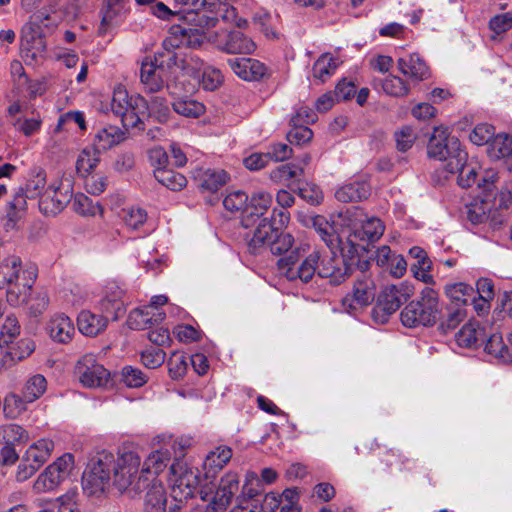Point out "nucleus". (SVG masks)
<instances>
[{
    "label": "nucleus",
    "instance_id": "nucleus-43",
    "mask_svg": "<svg viewBox=\"0 0 512 512\" xmlns=\"http://www.w3.org/2000/svg\"><path fill=\"white\" fill-rule=\"evenodd\" d=\"M232 450L227 446H219L209 452L204 460V469L216 473L221 470L231 459Z\"/></svg>",
    "mask_w": 512,
    "mask_h": 512
},
{
    "label": "nucleus",
    "instance_id": "nucleus-34",
    "mask_svg": "<svg viewBox=\"0 0 512 512\" xmlns=\"http://www.w3.org/2000/svg\"><path fill=\"white\" fill-rule=\"evenodd\" d=\"M488 154L492 159H506L508 168L512 169V137L498 134L489 143Z\"/></svg>",
    "mask_w": 512,
    "mask_h": 512
},
{
    "label": "nucleus",
    "instance_id": "nucleus-57",
    "mask_svg": "<svg viewBox=\"0 0 512 512\" xmlns=\"http://www.w3.org/2000/svg\"><path fill=\"white\" fill-rule=\"evenodd\" d=\"M394 138L397 150L406 152L413 146L417 139V134L412 127L403 126L399 130L395 131Z\"/></svg>",
    "mask_w": 512,
    "mask_h": 512
},
{
    "label": "nucleus",
    "instance_id": "nucleus-13",
    "mask_svg": "<svg viewBox=\"0 0 512 512\" xmlns=\"http://www.w3.org/2000/svg\"><path fill=\"white\" fill-rule=\"evenodd\" d=\"M213 43L227 54H251L256 49L255 42L244 33L234 30L228 33L214 34Z\"/></svg>",
    "mask_w": 512,
    "mask_h": 512
},
{
    "label": "nucleus",
    "instance_id": "nucleus-49",
    "mask_svg": "<svg viewBox=\"0 0 512 512\" xmlns=\"http://www.w3.org/2000/svg\"><path fill=\"white\" fill-rule=\"evenodd\" d=\"M382 90L393 97H404L409 94V85L400 77L389 75L383 80H379Z\"/></svg>",
    "mask_w": 512,
    "mask_h": 512
},
{
    "label": "nucleus",
    "instance_id": "nucleus-64",
    "mask_svg": "<svg viewBox=\"0 0 512 512\" xmlns=\"http://www.w3.org/2000/svg\"><path fill=\"white\" fill-rule=\"evenodd\" d=\"M76 492H67L58 497L52 504L55 512H78Z\"/></svg>",
    "mask_w": 512,
    "mask_h": 512
},
{
    "label": "nucleus",
    "instance_id": "nucleus-46",
    "mask_svg": "<svg viewBox=\"0 0 512 512\" xmlns=\"http://www.w3.org/2000/svg\"><path fill=\"white\" fill-rule=\"evenodd\" d=\"M47 389V381L41 374H35L27 379L21 393L28 401L33 403L39 399Z\"/></svg>",
    "mask_w": 512,
    "mask_h": 512
},
{
    "label": "nucleus",
    "instance_id": "nucleus-41",
    "mask_svg": "<svg viewBox=\"0 0 512 512\" xmlns=\"http://www.w3.org/2000/svg\"><path fill=\"white\" fill-rule=\"evenodd\" d=\"M100 151L101 150L94 145V147L84 148L80 152L76 161V169L79 174L86 176L96 168L100 161Z\"/></svg>",
    "mask_w": 512,
    "mask_h": 512
},
{
    "label": "nucleus",
    "instance_id": "nucleus-60",
    "mask_svg": "<svg viewBox=\"0 0 512 512\" xmlns=\"http://www.w3.org/2000/svg\"><path fill=\"white\" fill-rule=\"evenodd\" d=\"M20 324L18 319L13 315H8L0 331V341L4 344L11 343L20 334Z\"/></svg>",
    "mask_w": 512,
    "mask_h": 512
},
{
    "label": "nucleus",
    "instance_id": "nucleus-51",
    "mask_svg": "<svg viewBox=\"0 0 512 512\" xmlns=\"http://www.w3.org/2000/svg\"><path fill=\"white\" fill-rule=\"evenodd\" d=\"M149 114L155 117L159 122H166L170 115V108L168 101L161 96H152L148 101Z\"/></svg>",
    "mask_w": 512,
    "mask_h": 512
},
{
    "label": "nucleus",
    "instance_id": "nucleus-22",
    "mask_svg": "<svg viewBox=\"0 0 512 512\" xmlns=\"http://www.w3.org/2000/svg\"><path fill=\"white\" fill-rule=\"evenodd\" d=\"M21 48L26 57L36 59L42 56L46 43L37 25L30 23L24 26L21 35Z\"/></svg>",
    "mask_w": 512,
    "mask_h": 512
},
{
    "label": "nucleus",
    "instance_id": "nucleus-32",
    "mask_svg": "<svg viewBox=\"0 0 512 512\" xmlns=\"http://www.w3.org/2000/svg\"><path fill=\"white\" fill-rule=\"evenodd\" d=\"M238 490L239 477L236 473L229 472L221 478L212 500L219 504L222 503L224 507L228 508Z\"/></svg>",
    "mask_w": 512,
    "mask_h": 512
},
{
    "label": "nucleus",
    "instance_id": "nucleus-61",
    "mask_svg": "<svg viewBox=\"0 0 512 512\" xmlns=\"http://www.w3.org/2000/svg\"><path fill=\"white\" fill-rule=\"evenodd\" d=\"M500 176L493 168L486 169L478 182V187L483 189L486 198L493 197L497 191V182Z\"/></svg>",
    "mask_w": 512,
    "mask_h": 512
},
{
    "label": "nucleus",
    "instance_id": "nucleus-54",
    "mask_svg": "<svg viewBox=\"0 0 512 512\" xmlns=\"http://www.w3.org/2000/svg\"><path fill=\"white\" fill-rule=\"evenodd\" d=\"M169 375L172 379L178 380L187 372V360L183 353L173 352L167 361Z\"/></svg>",
    "mask_w": 512,
    "mask_h": 512
},
{
    "label": "nucleus",
    "instance_id": "nucleus-42",
    "mask_svg": "<svg viewBox=\"0 0 512 512\" xmlns=\"http://www.w3.org/2000/svg\"><path fill=\"white\" fill-rule=\"evenodd\" d=\"M467 160H464L461 165H457L456 160L447 162L446 169L450 173H458V184L463 188L471 187L477 178V172L475 167L466 163Z\"/></svg>",
    "mask_w": 512,
    "mask_h": 512
},
{
    "label": "nucleus",
    "instance_id": "nucleus-24",
    "mask_svg": "<svg viewBox=\"0 0 512 512\" xmlns=\"http://www.w3.org/2000/svg\"><path fill=\"white\" fill-rule=\"evenodd\" d=\"M397 66L402 74L416 81L426 80L430 76L429 67L424 59L417 53L399 58L397 60Z\"/></svg>",
    "mask_w": 512,
    "mask_h": 512
},
{
    "label": "nucleus",
    "instance_id": "nucleus-21",
    "mask_svg": "<svg viewBox=\"0 0 512 512\" xmlns=\"http://www.w3.org/2000/svg\"><path fill=\"white\" fill-rule=\"evenodd\" d=\"M46 330L54 342L61 344L71 342L75 335L72 320L63 313L54 314L48 321Z\"/></svg>",
    "mask_w": 512,
    "mask_h": 512
},
{
    "label": "nucleus",
    "instance_id": "nucleus-59",
    "mask_svg": "<svg viewBox=\"0 0 512 512\" xmlns=\"http://www.w3.org/2000/svg\"><path fill=\"white\" fill-rule=\"evenodd\" d=\"M74 210L83 216H94L101 211V206L84 194H78L73 201Z\"/></svg>",
    "mask_w": 512,
    "mask_h": 512
},
{
    "label": "nucleus",
    "instance_id": "nucleus-58",
    "mask_svg": "<svg viewBox=\"0 0 512 512\" xmlns=\"http://www.w3.org/2000/svg\"><path fill=\"white\" fill-rule=\"evenodd\" d=\"M121 377L123 383L130 388H138L143 386L148 377L139 368L125 366L122 369Z\"/></svg>",
    "mask_w": 512,
    "mask_h": 512
},
{
    "label": "nucleus",
    "instance_id": "nucleus-28",
    "mask_svg": "<svg viewBox=\"0 0 512 512\" xmlns=\"http://www.w3.org/2000/svg\"><path fill=\"white\" fill-rule=\"evenodd\" d=\"M25 268L21 258L16 255H8L3 258L0 261V289L21 280Z\"/></svg>",
    "mask_w": 512,
    "mask_h": 512
},
{
    "label": "nucleus",
    "instance_id": "nucleus-2",
    "mask_svg": "<svg viewBox=\"0 0 512 512\" xmlns=\"http://www.w3.org/2000/svg\"><path fill=\"white\" fill-rule=\"evenodd\" d=\"M189 441L177 440L172 444L174 462L170 465V482L172 484L173 497L179 501L193 498L198 492L202 500L208 499L209 492L204 488L198 491L199 475L183 461L185 450L189 447Z\"/></svg>",
    "mask_w": 512,
    "mask_h": 512
},
{
    "label": "nucleus",
    "instance_id": "nucleus-30",
    "mask_svg": "<svg viewBox=\"0 0 512 512\" xmlns=\"http://www.w3.org/2000/svg\"><path fill=\"white\" fill-rule=\"evenodd\" d=\"M132 103L133 104L130 103L128 109L123 111V114H119L118 116L121 118L122 125L126 130L130 128L143 129V122L140 115L147 111V100L140 95H134L132 97Z\"/></svg>",
    "mask_w": 512,
    "mask_h": 512
},
{
    "label": "nucleus",
    "instance_id": "nucleus-17",
    "mask_svg": "<svg viewBox=\"0 0 512 512\" xmlns=\"http://www.w3.org/2000/svg\"><path fill=\"white\" fill-rule=\"evenodd\" d=\"M203 40L204 36L199 28H192L189 25H173L164 44L170 45L172 48L181 46L197 48L203 43Z\"/></svg>",
    "mask_w": 512,
    "mask_h": 512
},
{
    "label": "nucleus",
    "instance_id": "nucleus-12",
    "mask_svg": "<svg viewBox=\"0 0 512 512\" xmlns=\"http://www.w3.org/2000/svg\"><path fill=\"white\" fill-rule=\"evenodd\" d=\"M413 294V289L404 283L388 285L379 294L375 313L391 315L406 302Z\"/></svg>",
    "mask_w": 512,
    "mask_h": 512
},
{
    "label": "nucleus",
    "instance_id": "nucleus-48",
    "mask_svg": "<svg viewBox=\"0 0 512 512\" xmlns=\"http://www.w3.org/2000/svg\"><path fill=\"white\" fill-rule=\"evenodd\" d=\"M173 110L182 116L197 118L205 112V106L190 98H181L173 102Z\"/></svg>",
    "mask_w": 512,
    "mask_h": 512
},
{
    "label": "nucleus",
    "instance_id": "nucleus-9",
    "mask_svg": "<svg viewBox=\"0 0 512 512\" xmlns=\"http://www.w3.org/2000/svg\"><path fill=\"white\" fill-rule=\"evenodd\" d=\"M73 467V456L64 454L48 465L34 481V493L41 494L55 490L70 474Z\"/></svg>",
    "mask_w": 512,
    "mask_h": 512
},
{
    "label": "nucleus",
    "instance_id": "nucleus-5",
    "mask_svg": "<svg viewBox=\"0 0 512 512\" xmlns=\"http://www.w3.org/2000/svg\"><path fill=\"white\" fill-rule=\"evenodd\" d=\"M429 158L439 161H454L456 166L467 160V152L461 147L459 139L451 136L445 127H436L427 145Z\"/></svg>",
    "mask_w": 512,
    "mask_h": 512
},
{
    "label": "nucleus",
    "instance_id": "nucleus-19",
    "mask_svg": "<svg viewBox=\"0 0 512 512\" xmlns=\"http://www.w3.org/2000/svg\"><path fill=\"white\" fill-rule=\"evenodd\" d=\"M373 260L379 267L387 269L396 278L402 277L407 270V262L404 257L393 253L387 245H383L375 251Z\"/></svg>",
    "mask_w": 512,
    "mask_h": 512
},
{
    "label": "nucleus",
    "instance_id": "nucleus-39",
    "mask_svg": "<svg viewBox=\"0 0 512 512\" xmlns=\"http://www.w3.org/2000/svg\"><path fill=\"white\" fill-rule=\"evenodd\" d=\"M485 351L505 364L512 363V346L508 347L503 342L502 336L492 334L485 345Z\"/></svg>",
    "mask_w": 512,
    "mask_h": 512
},
{
    "label": "nucleus",
    "instance_id": "nucleus-4",
    "mask_svg": "<svg viewBox=\"0 0 512 512\" xmlns=\"http://www.w3.org/2000/svg\"><path fill=\"white\" fill-rule=\"evenodd\" d=\"M308 245L304 244L296 248L290 254L278 260L279 273L289 281H301L308 283L316 274L317 264L320 260V252L312 251L305 255Z\"/></svg>",
    "mask_w": 512,
    "mask_h": 512
},
{
    "label": "nucleus",
    "instance_id": "nucleus-63",
    "mask_svg": "<svg viewBox=\"0 0 512 512\" xmlns=\"http://www.w3.org/2000/svg\"><path fill=\"white\" fill-rule=\"evenodd\" d=\"M469 138L473 144L478 146L490 143L494 138V127L487 123L478 124L470 133Z\"/></svg>",
    "mask_w": 512,
    "mask_h": 512
},
{
    "label": "nucleus",
    "instance_id": "nucleus-44",
    "mask_svg": "<svg viewBox=\"0 0 512 512\" xmlns=\"http://www.w3.org/2000/svg\"><path fill=\"white\" fill-rule=\"evenodd\" d=\"M337 62L330 54H322L314 63L312 68L313 77L321 82L330 78L337 69Z\"/></svg>",
    "mask_w": 512,
    "mask_h": 512
},
{
    "label": "nucleus",
    "instance_id": "nucleus-11",
    "mask_svg": "<svg viewBox=\"0 0 512 512\" xmlns=\"http://www.w3.org/2000/svg\"><path fill=\"white\" fill-rule=\"evenodd\" d=\"M290 220V214L286 210L274 209L271 219L263 218L258 223L249 241V247L258 249L269 246L277 232L285 227Z\"/></svg>",
    "mask_w": 512,
    "mask_h": 512
},
{
    "label": "nucleus",
    "instance_id": "nucleus-62",
    "mask_svg": "<svg viewBox=\"0 0 512 512\" xmlns=\"http://www.w3.org/2000/svg\"><path fill=\"white\" fill-rule=\"evenodd\" d=\"M303 169L293 164L281 165L270 172V179L275 183H284L301 174Z\"/></svg>",
    "mask_w": 512,
    "mask_h": 512
},
{
    "label": "nucleus",
    "instance_id": "nucleus-27",
    "mask_svg": "<svg viewBox=\"0 0 512 512\" xmlns=\"http://www.w3.org/2000/svg\"><path fill=\"white\" fill-rule=\"evenodd\" d=\"M172 454L174 455L173 448H160L152 451L144 460L142 465V472L146 474L149 479H153L159 475L168 466L171 461Z\"/></svg>",
    "mask_w": 512,
    "mask_h": 512
},
{
    "label": "nucleus",
    "instance_id": "nucleus-55",
    "mask_svg": "<svg viewBox=\"0 0 512 512\" xmlns=\"http://www.w3.org/2000/svg\"><path fill=\"white\" fill-rule=\"evenodd\" d=\"M272 195L264 190H257L251 195V208L254 210L251 212V216L263 215L272 204Z\"/></svg>",
    "mask_w": 512,
    "mask_h": 512
},
{
    "label": "nucleus",
    "instance_id": "nucleus-33",
    "mask_svg": "<svg viewBox=\"0 0 512 512\" xmlns=\"http://www.w3.org/2000/svg\"><path fill=\"white\" fill-rule=\"evenodd\" d=\"M371 188L368 183L360 181L348 183L341 186L335 197L341 202H357L367 199L370 196Z\"/></svg>",
    "mask_w": 512,
    "mask_h": 512
},
{
    "label": "nucleus",
    "instance_id": "nucleus-31",
    "mask_svg": "<svg viewBox=\"0 0 512 512\" xmlns=\"http://www.w3.org/2000/svg\"><path fill=\"white\" fill-rule=\"evenodd\" d=\"M149 488L144 501L146 512H165L166 511V492L161 482L155 478L150 479Z\"/></svg>",
    "mask_w": 512,
    "mask_h": 512
},
{
    "label": "nucleus",
    "instance_id": "nucleus-16",
    "mask_svg": "<svg viewBox=\"0 0 512 512\" xmlns=\"http://www.w3.org/2000/svg\"><path fill=\"white\" fill-rule=\"evenodd\" d=\"M72 198L71 192L62 191L61 183L49 185L41 195L39 208L45 215H56L61 212Z\"/></svg>",
    "mask_w": 512,
    "mask_h": 512
},
{
    "label": "nucleus",
    "instance_id": "nucleus-47",
    "mask_svg": "<svg viewBox=\"0 0 512 512\" xmlns=\"http://www.w3.org/2000/svg\"><path fill=\"white\" fill-rule=\"evenodd\" d=\"M0 436L6 444H23L30 439L28 431L15 423L6 424L0 427Z\"/></svg>",
    "mask_w": 512,
    "mask_h": 512
},
{
    "label": "nucleus",
    "instance_id": "nucleus-50",
    "mask_svg": "<svg viewBox=\"0 0 512 512\" xmlns=\"http://www.w3.org/2000/svg\"><path fill=\"white\" fill-rule=\"evenodd\" d=\"M46 185V173L41 168H34L30 172V177L27 180L25 191L32 197H38L43 194Z\"/></svg>",
    "mask_w": 512,
    "mask_h": 512
},
{
    "label": "nucleus",
    "instance_id": "nucleus-7",
    "mask_svg": "<svg viewBox=\"0 0 512 512\" xmlns=\"http://www.w3.org/2000/svg\"><path fill=\"white\" fill-rule=\"evenodd\" d=\"M102 309L106 316L94 314L90 311H82L77 318L79 331L87 336H96L104 331L108 324V317L117 320L125 314V307L119 300L104 299Z\"/></svg>",
    "mask_w": 512,
    "mask_h": 512
},
{
    "label": "nucleus",
    "instance_id": "nucleus-35",
    "mask_svg": "<svg viewBox=\"0 0 512 512\" xmlns=\"http://www.w3.org/2000/svg\"><path fill=\"white\" fill-rule=\"evenodd\" d=\"M125 139V132L116 126H107L100 129L95 135L94 145L101 151L120 144Z\"/></svg>",
    "mask_w": 512,
    "mask_h": 512
},
{
    "label": "nucleus",
    "instance_id": "nucleus-38",
    "mask_svg": "<svg viewBox=\"0 0 512 512\" xmlns=\"http://www.w3.org/2000/svg\"><path fill=\"white\" fill-rule=\"evenodd\" d=\"M30 403L22 393L10 392L4 398L3 412L7 418L16 419L27 411Z\"/></svg>",
    "mask_w": 512,
    "mask_h": 512
},
{
    "label": "nucleus",
    "instance_id": "nucleus-56",
    "mask_svg": "<svg viewBox=\"0 0 512 512\" xmlns=\"http://www.w3.org/2000/svg\"><path fill=\"white\" fill-rule=\"evenodd\" d=\"M312 224L326 245L329 247L333 246L337 240V236L334 234L333 227L327 220L323 216L318 215L312 218Z\"/></svg>",
    "mask_w": 512,
    "mask_h": 512
},
{
    "label": "nucleus",
    "instance_id": "nucleus-45",
    "mask_svg": "<svg viewBox=\"0 0 512 512\" xmlns=\"http://www.w3.org/2000/svg\"><path fill=\"white\" fill-rule=\"evenodd\" d=\"M491 203L486 199H474L466 206L467 219L472 224H481L488 219V213L491 210Z\"/></svg>",
    "mask_w": 512,
    "mask_h": 512
},
{
    "label": "nucleus",
    "instance_id": "nucleus-36",
    "mask_svg": "<svg viewBox=\"0 0 512 512\" xmlns=\"http://www.w3.org/2000/svg\"><path fill=\"white\" fill-rule=\"evenodd\" d=\"M485 336L484 329L477 323L469 322L465 324L456 334V342L459 346L465 348H474Z\"/></svg>",
    "mask_w": 512,
    "mask_h": 512
},
{
    "label": "nucleus",
    "instance_id": "nucleus-14",
    "mask_svg": "<svg viewBox=\"0 0 512 512\" xmlns=\"http://www.w3.org/2000/svg\"><path fill=\"white\" fill-rule=\"evenodd\" d=\"M37 275V268L34 265H28L23 271L21 280L7 286L6 298L11 306L17 307L27 302Z\"/></svg>",
    "mask_w": 512,
    "mask_h": 512
},
{
    "label": "nucleus",
    "instance_id": "nucleus-8",
    "mask_svg": "<svg viewBox=\"0 0 512 512\" xmlns=\"http://www.w3.org/2000/svg\"><path fill=\"white\" fill-rule=\"evenodd\" d=\"M54 442L49 438H42L32 443L22 456L17 467L16 480L24 482L31 478L51 457Z\"/></svg>",
    "mask_w": 512,
    "mask_h": 512
},
{
    "label": "nucleus",
    "instance_id": "nucleus-23",
    "mask_svg": "<svg viewBox=\"0 0 512 512\" xmlns=\"http://www.w3.org/2000/svg\"><path fill=\"white\" fill-rule=\"evenodd\" d=\"M228 64L237 76L246 81L259 80L266 73L265 65L252 58L229 59Z\"/></svg>",
    "mask_w": 512,
    "mask_h": 512
},
{
    "label": "nucleus",
    "instance_id": "nucleus-3",
    "mask_svg": "<svg viewBox=\"0 0 512 512\" xmlns=\"http://www.w3.org/2000/svg\"><path fill=\"white\" fill-rule=\"evenodd\" d=\"M442 314L439 294L430 287H425L419 298L411 301L401 311V322L404 326L431 327L437 323Z\"/></svg>",
    "mask_w": 512,
    "mask_h": 512
},
{
    "label": "nucleus",
    "instance_id": "nucleus-26",
    "mask_svg": "<svg viewBox=\"0 0 512 512\" xmlns=\"http://www.w3.org/2000/svg\"><path fill=\"white\" fill-rule=\"evenodd\" d=\"M198 186L208 192H216L230 179L228 173L222 169H199L194 173Z\"/></svg>",
    "mask_w": 512,
    "mask_h": 512
},
{
    "label": "nucleus",
    "instance_id": "nucleus-20",
    "mask_svg": "<svg viewBox=\"0 0 512 512\" xmlns=\"http://www.w3.org/2000/svg\"><path fill=\"white\" fill-rule=\"evenodd\" d=\"M163 64L160 57H154V60H145L142 62L140 78L145 90L150 93L160 91L164 86V79L161 69Z\"/></svg>",
    "mask_w": 512,
    "mask_h": 512
},
{
    "label": "nucleus",
    "instance_id": "nucleus-53",
    "mask_svg": "<svg viewBox=\"0 0 512 512\" xmlns=\"http://www.w3.org/2000/svg\"><path fill=\"white\" fill-rule=\"evenodd\" d=\"M224 81L221 71L217 68L206 66L202 72L200 85L206 91H214L218 89Z\"/></svg>",
    "mask_w": 512,
    "mask_h": 512
},
{
    "label": "nucleus",
    "instance_id": "nucleus-25",
    "mask_svg": "<svg viewBox=\"0 0 512 512\" xmlns=\"http://www.w3.org/2000/svg\"><path fill=\"white\" fill-rule=\"evenodd\" d=\"M32 198L23 187H19L12 200L7 203L4 228L6 231L16 227L27 208V199Z\"/></svg>",
    "mask_w": 512,
    "mask_h": 512
},
{
    "label": "nucleus",
    "instance_id": "nucleus-6",
    "mask_svg": "<svg viewBox=\"0 0 512 512\" xmlns=\"http://www.w3.org/2000/svg\"><path fill=\"white\" fill-rule=\"evenodd\" d=\"M367 267L368 262L359 265L360 269L354 276L352 289L342 299V304L348 311L369 306L375 299L377 286Z\"/></svg>",
    "mask_w": 512,
    "mask_h": 512
},
{
    "label": "nucleus",
    "instance_id": "nucleus-10",
    "mask_svg": "<svg viewBox=\"0 0 512 512\" xmlns=\"http://www.w3.org/2000/svg\"><path fill=\"white\" fill-rule=\"evenodd\" d=\"M75 374L87 388L106 387L110 383V372L97 362L92 353L83 355L76 363Z\"/></svg>",
    "mask_w": 512,
    "mask_h": 512
},
{
    "label": "nucleus",
    "instance_id": "nucleus-40",
    "mask_svg": "<svg viewBox=\"0 0 512 512\" xmlns=\"http://www.w3.org/2000/svg\"><path fill=\"white\" fill-rule=\"evenodd\" d=\"M153 173L155 179L160 184L172 191H179L183 189L187 184L186 177L172 169H154Z\"/></svg>",
    "mask_w": 512,
    "mask_h": 512
},
{
    "label": "nucleus",
    "instance_id": "nucleus-29",
    "mask_svg": "<svg viewBox=\"0 0 512 512\" xmlns=\"http://www.w3.org/2000/svg\"><path fill=\"white\" fill-rule=\"evenodd\" d=\"M165 313L161 311H151L150 307L136 308L132 310L127 319V325L134 330H143L154 323H160L164 320Z\"/></svg>",
    "mask_w": 512,
    "mask_h": 512
},
{
    "label": "nucleus",
    "instance_id": "nucleus-52",
    "mask_svg": "<svg viewBox=\"0 0 512 512\" xmlns=\"http://www.w3.org/2000/svg\"><path fill=\"white\" fill-rule=\"evenodd\" d=\"M132 96H129L127 90L119 85L115 87L113 91V96L111 99V110L112 112L118 116L119 114H123L124 110L128 109L130 107V103H132Z\"/></svg>",
    "mask_w": 512,
    "mask_h": 512
},
{
    "label": "nucleus",
    "instance_id": "nucleus-1",
    "mask_svg": "<svg viewBox=\"0 0 512 512\" xmlns=\"http://www.w3.org/2000/svg\"><path fill=\"white\" fill-rule=\"evenodd\" d=\"M141 458L134 451H123L114 456L102 450L94 455L83 473V491L89 496H100L110 487L120 493L136 496L150 483L142 472Z\"/></svg>",
    "mask_w": 512,
    "mask_h": 512
},
{
    "label": "nucleus",
    "instance_id": "nucleus-15",
    "mask_svg": "<svg viewBox=\"0 0 512 512\" xmlns=\"http://www.w3.org/2000/svg\"><path fill=\"white\" fill-rule=\"evenodd\" d=\"M316 273L321 278H328L333 285H339L350 275V267L341 256L320 255Z\"/></svg>",
    "mask_w": 512,
    "mask_h": 512
},
{
    "label": "nucleus",
    "instance_id": "nucleus-18",
    "mask_svg": "<svg viewBox=\"0 0 512 512\" xmlns=\"http://www.w3.org/2000/svg\"><path fill=\"white\" fill-rule=\"evenodd\" d=\"M385 227L379 218L371 217L361 222V225L355 227L349 235V240L353 245H361V243H372L378 241Z\"/></svg>",
    "mask_w": 512,
    "mask_h": 512
},
{
    "label": "nucleus",
    "instance_id": "nucleus-37",
    "mask_svg": "<svg viewBox=\"0 0 512 512\" xmlns=\"http://www.w3.org/2000/svg\"><path fill=\"white\" fill-rule=\"evenodd\" d=\"M304 112H308V110L299 109L291 119L293 128L287 134V139L291 144L303 145L310 142L313 137L312 130L301 124V117Z\"/></svg>",
    "mask_w": 512,
    "mask_h": 512
}]
</instances>
